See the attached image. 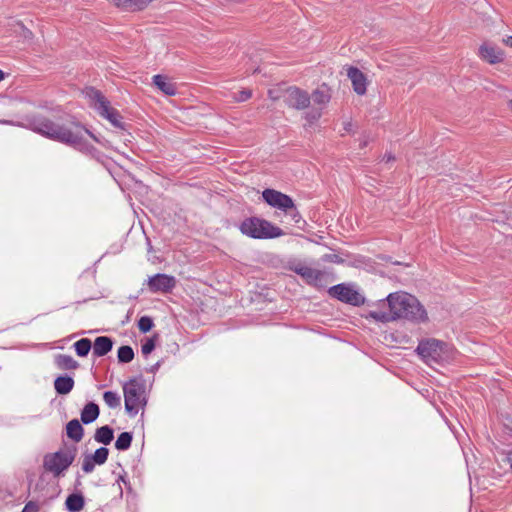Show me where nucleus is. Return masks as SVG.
Wrapping results in <instances>:
<instances>
[{
    "mask_svg": "<svg viewBox=\"0 0 512 512\" xmlns=\"http://www.w3.org/2000/svg\"><path fill=\"white\" fill-rule=\"evenodd\" d=\"M22 512H38V505L30 501L25 505Z\"/></svg>",
    "mask_w": 512,
    "mask_h": 512,
    "instance_id": "35",
    "label": "nucleus"
},
{
    "mask_svg": "<svg viewBox=\"0 0 512 512\" xmlns=\"http://www.w3.org/2000/svg\"><path fill=\"white\" fill-rule=\"evenodd\" d=\"M445 344L436 339L422 341L417 347L418 354L427 362H438L442 358Z\"/></svg>",
    "mask_w": 512,
    "mask_h": 512,
    "instance_id": "10",
    "label": "nucleus"
},
{
    "mask_svg": "<svg viewBox=\"0 0 512 512\" xmlns=\"http://www.w3.org/2000/svg\"><path fill=\"white\" fill-rule=\"evenodd\" d=\"M153 327V321L148 316H143L138 321V328L141 332L146 333Z\"/></svg>",
    "mask_w": 512,
    "mask_h": 512,
    "instance_id": "29",
    "label": "nucleus"
},
{
    "mask_svg": "<svg viewBox=\"0 0 512 512\" xmlns=\"http://www.w3.org/2000/svg\"><path fill=\"white\" fill-rule=\"evenodd\" d=\"M262 197L270 206L290 215L295 223L299 222L300 215L291 197L274 189H265L262 192Z\"/></svg>",
    "mask_w": 512,
    "mask_h": 512,
    "instance_id": "6",
    "label": "nucleus"
},
{
    "mask_svg": "<svg viewBox=\"0 0 512 512\" xmlns=\"http://www.w3.org/2000/svg\"><path fill=\"white\" fill-rule=\"evenodd\" d=\"M394 160H395V158L391 154L385 155L384 158H383V161H385L386 163L394 161Z\"/></svg>",
    "mask_w": 512,
    "mask_h": 512,
    "instance_id": "37",
    "label": "nucleus"
},
{
    "mask_svg": "<svg viewBox=\"0 0 512 512\" xmlns=\"http://www.w3.org/2000/svg\"><path fill=\"white\" fill-rule=\"evenodd\" d=\"M56 364L60 369L72 370L78 367L77 361L70 355L60 354L56 357Z\"/></svg>",
    "mask_w": 512,
    "mask_h": 512,
    "instance_id": "23",
    "label": "nucleus"
},
{
    "mask_svg": "<svg viewBox=\"0 0 512 512\" xmlns=\"http://www.w3.org/2000/svg\"><path fill=\"white\" fill-rule=\"evenodd\" d=\"M118 360L122 363H129L134 358V351L130 346L124 345L118 349Z\"/></svg>",
    "mask_w": 512,
    "mask_h": 512,
    "instance_id": "26",
    "label": "nucleus"
},
{
    "mask_svg": "<svg viewBox=\"0 0 512 512\" xmlns=\"http://www.w3.org/2000/svg\"><path fill=\"white\" fill-rule=\"evenodd\" d=\"M331 297L342 302L358 306L364 302V298L353 287L346 284H337L328 290Z\"/></svg>",
    "mask_w": 512,
    "mask_h": 512,
    "instance_id": "8",
    "label": "nucleus"
},
{
    "mask_svg": "<svg viewBox=\"0 0 512 512\" xmlns=\"http://www.w3.org/2000/svg\"><path fill=\"white\" fill-rule=\"evenodd\" d=\"M120 480H121V481H123V482H125V480H124L123 476H119V478H118V482H119ZM118 489H119V491H120V495H122V489H121V486H120V484H119V483H118Z\"/></svg>",
    "mask_w": 512,
    "mask_h": 512,
    "instance_id": "38",
    "label": "nucleus"
},
{
    "mask_svg": "<svg viewBox=\"0 0 512 512\" xmlns=\"http://www.w3.org/2000/svg\"><path fill=\"white\" fill-rule=\"evenodd\" d=\"M380 308L371 310L368 317L380 321L390 322L396 319H406L413 322H425L427 313L418 299L405 292H395L379 303Z\"/></svg>",
    "mask_w": 512,
    "mask_h": 512,
    "instance_id": "1",
    "label": "nucleus"
},
{
    "mask_svg": "<svg viewBox=\"0 0 512 512\" xmlns=\"http://www.w3.org/2000/svg\"><path fill=\"white\" fill-rule=\"evenodd\" d=\"M479 56L493 65L504 61L505 52L491 42H484L479 47Z\"/></svg>",
    "mask_w": 512,
    "mask_h": 512,
    "instance_id": "12",
    "label": "nucleus"
},
{
    "mask_svg": "<svg viewBox=\"0 0 512 512\" xmlns=\"http://www.w3.org/2000/svg\"><path fill=\"white\" fill-rule=\"evenodd\" d=\"M86 95L91 101L93 108L104 118H106L113 126H121V116L116 109L111 107L110 102L103 94L94 88H89Z\"/></svg>",
    "mask_w": 512,
    "mask_h": 512,
    "instance_id": "5",
    "label": "nucleus"
},
{
    "mask_svg": "<svg viewBox=\"0 0 512 512\" xmlns=\"http://www.w3.org/2000/svg\"><path fill=\"white\" fill-rule=\"evenodd\" d=\"M83 427L77 419H73L67 423V436L75 442H80L83 438Z\"/></svg>",
    "mask_w": 512,
    "mask_h": 512,
    "instance_id": "19",
    "label": "nucleus"
},
{
    "mask_svg": "<svg viewBox=\"0 0 512 512\" xmlns=\"http://www.w3.org/2000/svg\"><path fill=\"white\" fill-rule=\"evenodd\" d=\"M252 96V92L249 89H244L240 91L237 95H235L233 98L237 102H244L250 99Z\"/></svg>",
    "mask_w": 512,
    "mask_h": 512,
    "instance_id": "31",
    "label": "nucleus"
},
{
    "mask_svg": "<svg viewBox=\"0 0 512 512\" xmlns=\"http://www.w3.org/2000/svg\"><path fill=\"white\" fill-rule=\"evenodd\" d=\"M113 341L107 336H99L95 339L93 345V354L97 357L106 355L111 351Z\"/></svg>",
    "mask_w": 512,
    "mask_h": 512,
    "instance_id": "16",
    "label": "nucleus"
},
{
    "mask_svg": "<svg viewBox=\"0 0 512 512\" xmlns=\"http://www.w3.org/2000/svg\"><path fill=\"white\" fill-rule=\"evenodd\" d=\"M103 399L106 405L110 408H117L120 406L121 398L120 396L113 391H106L103 394Z\"/></svg>",
    "mask_w": 512,
    "mask_h": 512,
    "instance_id": "27",
    "label": "nucleus"
},
{
    "mask_svg": "<svg viewBox=\"0 0 512 512\" xmlns=\"http://www.w3.org/2000/svg\"><path fill=\"white\" fill-rule=\"evenodd\" d=\"M502 42H503L506 46H508V47L512 48V36H508V37H506V38H503Z\"/></svg>",
    "mask_w": 512,
    "mask_h": 512,
    "instance_id": "36",
    "label": "nucleus"
},
{
    "mask_svg": "<svg viewBox=\"0 0 512 512\" xmlns=\"http://www.w3.org/2000/svg\"><path fill=\"white\" fill-rule=\"evenodd\" d=\"M155 348V343L153 339H148L141 347V352L144 356L150 354Z\"/></svg>",
    "mask_w": 512,
    "mask_h": 512,
    "instance_id": "32",
    "label": "nucleus"
},
{
    "mask_svg": "<svg viewBox=\"0 0 512 512\" xmlns=\"http://www.w3.org/2000/svg\"><path fill=\"white\" fill-rule=\"evenodd\" d=\"M113 437V430L107 425L98 428L94 435L95 441L104 445L110 444L113 440Z\"/></svg>",
    "mask_w": 512,
    "mask_h": 512,
    "instance_id": "20",
    "label": "nucleus"
},
{
    "mask_svg": "<svg viewBox=\"0 0 512 512\" xmlns=\"http://www.w3.org/2000/svg\"><path fill=\"white\" fill-rule=\"evenodd\" d=\"M331 94L326 86L316 89L312 94V100L315 104L325 106L329 103Z\"/></svg>",
    "mask_w": 512,
    "mask_h": 512,
    "instance_id": "21",
    "label": "nucleus"
},
{
    "mask_svg": "<svg viewBox=\"0 0 512 512\" xmlns=\"http://www.w3.org/2000/svg\"><path fill=\"white\" fill-rule=\"evenodd\" d=\"M99 416V407L97 404L90 402L86 404L81 412V421L89 424L95 421Z\"/></svg>",
    "mask_w": 512,
    "mask_h": 512,
    "instance_id": "17",
    "label": "nucleus"
},
{
    "mask_svg": "<svg viewBox=\"0 0 512 512\" xmlns=\"http://www.w3.org/2000/svg\"><path fill=\"white\" fill-rule=\"evenodd\" d=\"M320 117H321L320 109L312 110L311 112L307 113V115H306L307 120L311 123L318 120Z\"/></svg>",
    "mask_w": 512,
    "mask_h": 512,
    "instance_id": "34",
    "label": "nucleus"
},
{
    "mask_svg": "<svg viewBox=\"0 0 512 512\" xmlns=\"http://www.w3.org/2000/svg\"><path fill=\"white\" fill-rule=\"evenodd\" d=\"M74 386V380L69 376H60L55 379L54 387L58 394H68Z\"/></svg>",
    "mask_w": 512,
    "mask_h": 512,
    "instance_id": "18",
    "label": "nucleus"
},
{
    "mask_svg": "<svg viewBox=\"0 0 512 512\" xmlns=\"http://www.w3.org/2000/svg\"><path fill=\"white\" fill-rule=\"evenodd\" d=\"M347 76L352 82L353 90L358 95H364L367 90V79L365 75L358 68L349 67Z\"/></svg>",
    "mask_w": 512,
    "mask_h": 512,
    "instance_id": "14",
    "label": "nucleus"
},
{
    "mask_svg": "<svg viewBox=\"0 0 512 512\" xmlns=\"http://www.w3.org/2000/svg\"><path fill=\"white\" fill-rule=\"evenodd\" d=\"M290 270L301 276V278L312 286H322L327 273L325 271L314 269L302 263L293 264Z\"/></svg>",
    "mask_w": 512,
    "mask_h": 512,
    "instance_id": "9",
    "label": "nucleus"
},
{
    "mask_svg": "<svg viewBox=\"0 0 512 512\" xmlns=\"http://www.w3.org/2000/svg\"><path fill=\"white\" fill-rule=\"evenodd\" d=\"M76 452L74 449H64L44 457V468L59 476L74 461Z\"/></svg>",
    "mask_w": 512,
    "mask_h": 512,
    "instance_id": "7",
    "label": "nucleus"
},
{
    "mask_svg": "<svg viewBox=\"0 0 512 512\" xmlns=\"http://www.w3.org/2000/svg\"><path fill=\"white\" fill-rule=\"evenodd\" d=\"M4 79V72L2 70H0V81H2Z\"/></svg>",
    "mask_w": 512,
    "mask_h": 512,
    "instance_id": "40",
    "label": "nucleus"
},
{
    "mask_svg": "<svg viewBox=\"0 0 512 512\" xmlns=\"http://www.w3.org/2000/svg\"><path fill=\"white\" fill-rule=\"evenodd\" d=\"M31 35H32V32L26 29V31L24 33V36L25 37H30Z\"/></svg>",
    "mask_w": 512,
    "mask_h": 512,
    "instance_id": "39",
    "label": "nucleus"
},
{
    "mask_svg": "<svg viewBox=\"0 0 512 512\" xmlns=\"http://www.w3.org/2000/svg\"><path fill=\"white\" fill-rule=\"evenodd\" d=\"M92 343L88 338H82L74 343V348L78 356L85 357L91 350Z\"/></svg>",
    "mask_w": 512,
    "mask_h": 512,
    "instance_id": "24",
    "label": "nucleus"
},
{
    "mask_svg": "<svg viewBox=\"0 0 512 512\" xmlns=\"http://www.w3.org/2000/svg\"><path fill=\"white\" fill-rule=\"evenodd\" d=\"M125 410L135 416L146 405L145 386L137 379H131L123 385Z\"/></svg>",
    "mask_w": 512,
    "mask_h": 512,
    "instance_id": "4",
    "label": "nucleus"
},
{
    "mask_svg": "<svg viewBox=\"0 0 512 512\" xmlns=\"http://www.w3.org/2000/svg\"><path fill=\"white\" fill-rule=\"evenodd\" d=\"M240 231L255 239H272L285 234L279 227L258 217L245 219L240 225Z\"/></svg>",
    "mask_w": 512,
    "mask_h": 512,
    "instance_id": "3",
    "label": "nucleus"
},
{
    "mask_svg": "<svg viewBox=\"0 0 512 512\" xmlns=\"http://www.w3.org/2000/svg\"><path fill=\"white\" fill-rule=\"evenodd\" d=\"M176 284L173 276L166 274H156L148 279V288L151 292H169Z\"/></svg>",
    "mask_w": 512,
    "mask_h": 512,
    "instance_id": "13",
    "label": "nucleus"
},
{
    "mask_svg": "<svg viewBox=\"0 0 512 512\" xmlns=\"http://www.w3.org/2000/svg\"><path fill=\"white\" fill-rule=\"evenodd\" d=\"M96 462L91 460V456L87 455L83 459L82 469L85 473H91L94 470Z\"/></svg>",
    "mask_w": 512,
    "mask_h": 512,
    "instance_id": "30",
    "label": "nucleus"
},
{
    "mask_svg": "<svg viewBox=\"0 0 512 512\" xmlns=\"http://www.w3.org/2000/svg\"><path fill=\"white\" fill-rule=\"evenodd\" d=\"M153 83L165 95L174 96L177 93L176 85L165 76L155 75L153 77Z\"/></svg>",
    "mask_w": 512,
    "mask_h": 512,
    "instance_id": "15",
    "label": "nucleus"
},
{
    "mask_svg": "<svg viewBox=\"0 0 512 512\" xmlns=\"http://www.w3.org/2000/svg\"><path fill=\"white\" fill-rule=\"evenodd\" d=\"M31 129L50 139L74 147H82L87 136H92L82 125L74 122L59 125L47 118L38 117L30 123Z\"/></svg>",
    "mask_w": 512,
    "mask_h": 512,
    "instance_id": "2",
    "label": "nucleus"
},
{
    "mask_svg": "<svg viewBox=\"0 0 512 512\" xmlns=\"http://www.w3.org/2000/svg\"><path fill=\"white\" fill-rule=\"evenodd\" d=\"M131 442H132V434L129 432H123L118 436V438L115 442V447L118 450L124 451V450L129 449V447L131 446Z\"/></svg>",
    "mask_w": 512,
    "mask_h": 512,
    "instance_id": "25",
    "label": "nucleus"
},
{
    "mask_svg": "<svg viewBox=\"0 0 512 512\" xmlns=\"http://www.w3.org/2000/svg\"><path fill=\"white\" fill-rule=\"evenodd\" d=\"M284 98L288 106L298 110L307 108L311 99L306 91H303L297 87H289L285 91Z\"/></svg>",
    "mask_w": 512,
    "mask_h": 512,
    "instance_id": "11",
    "label": "nucleus"
},
{
    "mask_svg": "<svg viewBox=\"0 0 512 512\" xmlns=\"http://www.w3.org/2000/svg\"><path fill=\"white\" fill-rule=\"evenodd\" d=\"M509 105H510V108L512 109V100L510 101Z\"/></svg>",
    "mask_w": 512,
    "mask_h": 512,
    "instance_id": "41",
    "label": "nucleus"
},
{
    "mask_svg": "<svg viewBox=\"0 0 512 512\" xmlns=\"http://www.w3.org/2000/svg\"><path fill=\"white\" fill-rule=\"evenodd\" d=\"M109 455V450L105 447L98 448L93 455L91 456V460H94L96 464L102 465L107 461Z\"/></svg>",
    "mask_w": 512,
    "mask_h": 512,
    "instance_id": "28",
    "label": "nucleus"
},
{
    "mask_svg": "<svg viewBox=\"0 0 512 512\" xmlns=\"http://www.w3.org/2000/svg\"><path fill=\"white\" fill-rule=\"evenodd\" d=\"M66 507L70 512H79L84 507V498L79 494H71L66 499Z\"/></svg>",
    "mask_w": 512,
    "mask_h": 512,
    "instance_id": "22",
    "label": "nucleus"
},
{
    "mask_svg": "<svg viewBox=\"0 0 512 512\" xmlns=\"http://www.w3.org/2000/svg\"><path fill=\"white\" fill-rule=\"evenodd\" d=\"M322 260L325 262H331V263H337V264H341L344 262V260L337 254H325L322 257Z\"/></svg>",
    "mask_w": 512,
    "mask_h": 512,
    "instance_id": "33",
    "label": "nucleus"
}]
</instances>
